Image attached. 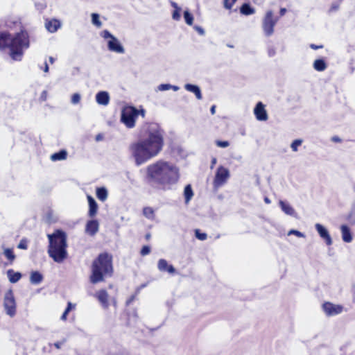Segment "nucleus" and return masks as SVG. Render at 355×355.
<instances>
[{"mask_svg":"<svg viewBox=\"0 0 355 355\" xmlns=\"http://www.w3.org/2000/svg\"><path fill=\"white\" fill-rule=\"evenodd\" d=\"M140 138L129 146L137 166H141L157 157L164 146V131L158 123H150L141 128Z\"/></svg>","mask_w":355,"mask_h":355,"instance_id":"1","label":"nucleus"},{"mask_svg":"<svg viewBox=\"0 0 355 355\" xmlns=\"http://www.w3.org/2000/svg\"><path fill=\"white\" fill-rule=\"evenodd\" d=\"M179 179V168L171 162L159 159L146 168L147 182L162 190L172 189Z\"/></svg>","mask_w":355,"mask_h":355,"instance_id":"2","label":"nucleus"},{"mask_svg":"<svg viewBox=\"0 0 355 355\" xmlns=\"http://www.w3.org/2000/svg\"><path fill=\"white\" fill-rule=\"evenodd\" d=\"M29 46V35L26 31H21L12 37L8 31L1 32L0 50L9 48L10 56L14 60H21L24 50L28 49Z\"/></svg>","mask_w":355,"mask_h":355,"instance_id":"3","label":"nucleus"},{"mask_svg":"<svg viewBox=\"0 0 355 355\" xmlns=\"http://www.w3.org/2000/svg\"><path fill=\"white\" fill-rule=\"evenodd\" d=\"M112 274V256L107 252L99 254L92 262L91 283L95 284L103 282L104 277H111Z\"/></svg>","mask_w":355,"mask_h":355,"instance_id":"4","label":"nucleus"},{"mask_svg":"<svg viewBox=\"0 0 355 355\" xmlns=\"http://www.w3.org/2000/svg\"><path fill=\"white\" fill-rule=\"evenodd\" d=\"M49 241L48 254L55 262L62 263L67 257V234L56 230L53 234H48Z\"/></svg>","mask_w":355,"mask_h":355,"instance_id":"5","label":"nucleus"},{"mask_svg":"<svg viewBox=\"0 0 355 355\" xmlns=\"http://www.w3.org/2000/svg\"><path fill=\"white\" fill-rule=\"evenodd\" d=\"M139 114V110L132 106L125 107L121 112V121L128 128L135 126V121Z\"/></svg>","mask_w":355,"mask_h":355,"instance_id":"6","label":"nucleus"},{"mask_svg":"<svg viewBox=\"0 0 355 355\" xmlns=\"http://www.w3.org/2000/svg\"><path fill=\"white\" fill-rule=\"evenodd\" d=\"M101 35L104 39H109L107 41V49L112 52L117 53H124L125 49L119 40L114 36L109 31L104 30L101 32Z\"/></svg>","mask_w":355,"mask_h":355,"instance_id":"7","label":"nucleus"},{"mask_svg":"<svg viewBox=\"0 0 355 355\" xmlns=\"http://www.w3.org/2000/svg\"><path fill=\"white\" fill-rule=\"evenodd\" d=\"M278 20V18H273V12L272 10H268L262 23V28L265 35L268 37L272 35L274 33V27Z\"/></svg>","mask_w":355,"mask_h":355,"instance_id":"8","label":"nucleus"},{"mask_svg":"<svg viewBox=\"0 0 355 355\" xmlns=\"http://www.w3.org/2000/svg\"><path fill=\"white\" fill-rule=\"evenodd\" d=\"M3 306L6 313L10 317H13L16 313V302L13 292L11 289L8 290L4 296Z\"/></svg>","mask_w":355,"mask_h":355,"instance_id":"9","label":"nucleus"},{"mask_svg":"<svg viewBox=\"0 0 355 355\" xmlns=\"http://www.w3.org/2000/svg\"><path fill=\"white\" fill-rule=\"evenodd\" d=\"M230 178V171L223 166H220L216 172L214 187L218 188L223 185Z\"/></svg>","mask_w":355,"mask_h":355,"instance_id":"10","label":"nucleus"},{"mask_svg":"<svg viewBox=\"0 0 355 355\" xmlns=\"http://www.w3.org/2000/svg\"><path fill=\"white\" fill-rule=\"evenodd\" d=\"M322 310L328 316L336 315L343 312V306L327 302L322 304Z\"/></svg>","mask_w":355,"mask_h":355,"instance_id":"11","label":"nucleus"},{"mask_svg":"<svg viewBox=\"0 0 355 355\" xmlns=\"http://www.w3.org/2000/svg\"><path fill=\"white\" fill-rule=\"evenodd\" d=\"M315 227L320 236L325 241L326 244L331 245L333 243L332 239L326 227L320 223H316Z\"/></svg>","mask_w":355,"mask_h":355,"instance_id":"12","label":"nucleus"},{"mask_svg":"<svg viewBox=\"0 0 355 355\" xmlns=\"http://www.w3.org/2000/svg\"><path fill=\"white\" fill-rule=\"evenodd\" d=\"M254 113L256 116V119L258 121H266L268 119V114L264 107V105L261 102H259L254 109Z\"/></svg>","mask_w":355,"mask_h":355,"instance_id":"13","label":"nucleus"},{"mask_svg":"<svg viewBox=\"0 0 355 355\" xmlns=\"http://www.w3.org/2000/svg\"><path fill=\"white\" fill-rule=\"evenodd\" d=\"M99 229V223L97 220H88L85 225V232L90 236L95 235Z\"/></svg>","mask_w":355,"mask_h":355,"instance_id":"14","label":"nucleus"},{"mask_svg":"<svg viewBox=\"0 0 355 355\" xmlns=\"http://www.w3.org/2000/svg\"><path fill=\"white\" fill-rule=\"evenodd\" d=\"M157 268L161 272H168L170 274H173L175 272V268L172 265H169L164 259H160L158 261Z\"/></svg>","mask_w":355,"mask_h":355,"instance_id":"15","label":"nucleus"},{"mask_svg":"<svg viewBox=\"0 0 355 355\" xmlns=\"http://www.w3.org/2000/svg\"><path fill=\"white\" fill-rule=\"evenodd\" d=\"M279 205L282 211H284L286 215L297 218V213L290 204L283 200H279Z\"/></svg>","mask_w":355,"mask_h":355,"instance_id":"16","label":"nucleus"},{"mask_svg":"<svg viewBox=\"0 0 355 355\" xmlns=\"http://www.w3.org/2000/svg\"><path fill=\"white\" fill-rule=\"evenodd\" d=\"M87 200L89 204L88 216L90 218H93L97 213L98 204L93 197L87 196Z\"/></svg>","mask_w":355,"mask_h":355,"instance_id":"17","label":"nucleus"},{"mask_svg":"<svg viewBox=\"0 0 355 355\" xmlns=\"http://www.w3.org/2000/svg\"><path fill=\"white\" fill-rule=\"evenodd\" d=\"M342 239L345 243H350L353 240V236L349 227L346 225L340 226Z\"/></svg>","mask_w":355,"mask_h":355,"instance_id":"18","label":"nucleus"},{"mask_svg":"<svg viewBox=\"0 0 355 355\" xmlns=\"http://www.w3.org/2000/svg\"><path fill=\"white\" fill-rule=\"evenodd\" d=\"M96 101L99 105H107L110 101L108 92L105 91L98 92L96 95Z\"/></svg>","mask_w":355,"mask_h":355,"instance_id":"19","label":"nucleus"},{"mask_svg":"<svg viewBox=\"0 0 355 355\" xmlns=\"http://www.w3.org/2000/svg\"><path fill=\"white\" fill-rule=\"evenodd\" d=\"M96 297L104 308L108 307V294L105 290L99 291L96 293Z\"/></svg>","mask_w":355,"mask_h":355,"instance_id":"20","label":"nucleus"},{"mask_svg":"<svg viewBox=\"0 0 355 355\" xmlns=\"http://www.w3.org/2000/svg\"><path fill=\"white\" fill-rule=\"evenodd\" d=\"M184 88L186 90L193 93L197 99L200 100L202 98L201 90L198 85L188 83L184 85Z\"/></svg>","mask_w":355,"mask_h":355,"instance_id":"21","label":"nucleus"},{"mask_svg":"<svg viewBox=\"0 0 355 355\" xmlns=\"http://www.w3.org/2000/svg\"><path fill=\"white\" fill-rule=\"evenodd\" d=\"M7 276L10 283H17L21 278V273L19 272H15L12 269H9L7 271Z\"/></svg>","mask_w":355,"mask_h":355,"instance_id":"22","label":"nucleus"},{"mask_svg":"<svg viewBox=\"0 0 355 355\" xmlns=\"http://www.w3.org/2000/svg\"><path fill=\"white\" fill-rule=\"evenodd\" d=\"M44 277L38 271H32L30 275V282L32 284L37 285L43 281Z\"/></svg>","mask_w":355,"mask_h":355,"instance_id":"23","label":"nucleus"},{"mask_svg":"<svg viewBox=\"0 0 355 355\" xmlns=\"http://www.w3.org/2000/svg\"><path fill=\"white\" fill-rule=\"evenodd\" d=\"M60 26V21L57 19L48 21L45 24L46 28L51 33H55Z\"/></svg>","mask_w":355,"mask_h":355,"instance_id":"24","label":"nucleus"},{"mask_svg":"<svg viewBox=\"0 0 355 355\" xmlns=\"http://www.w3.org/2000/svg\"><path fill=\"white\" fill-rule=\"evenodd\" d=\"M240 12L242 15H250L255 12V10L250 3H244L240 8Z\"/></svg>","mask_w":355,"mask_h":355,"instance_id":"25","label":"nucleus"},{"mask_svg":"<svg viewBox=\"0 0 355 355\" xmlns=\"http://www.w3.org/2000/svg\"><path fill=\"white\" fill-rule=\"evenodd\" d=\"M184 196L185 199V203L188 204L193 196V191L190 184L185 186L184 189Z\"/></svg>","mask_w":355,"mask_h":355,"instance_id":"26","label":"nucleus"},{"mask_svg":"<svg viewBox=\"0 0 355 355\" xmlns=\"http://www.w3.org/2000/svg\"><path fill=\"white\" fill-rule=\"evenodd\" d=\"M67 152L65 150H61L57 153H53L51 156V159L52 161H60L64 160L67 158Z\"/></svg>","mask_w":355,"mask_h":355,"instance_id":"27","label":"nucleus"},{"mask_svg":"<svg viewBox=\"0 0 355 355\" xmlns=\"http://www.w3.org/2000/svg\"><path fill=\"white\" fill-rule=\"evenodd\" d=\"M313 68L318 71H323L327 68V64L323 59H318L313 62Z\"/></svg>","mask_w":355,"mask_h":355,"instance_id":"28","label":"nucleus"},{"mask_svg":"<svg viewBox=\"0 0 355 355\" xmlns=\"http://www.w3.org/2000/svg\"><path fill=\"white\" fill-rule=\"evenodd\" d=\"M96 194L98 199L103 202L107 198V191L105 187L97 188Z\"/></svg>","mask_w":355,"mask_h":355,"instance_id":"29","label":"nucleus"},{"mask_svg":"<svg viewBox=\"0 0 355 355\" xmlns=\"http://www.w3.org/2000/svg\"><path fill=\"white\" fill-rule=\"evenodd\" d=\"M347 220L351 225H355V202L352 205L351 210L347 217Z\"/></svg>","mask_w":355,"mask_h":355,"instance_id":"30","label":"nucleus"},{"mask_svg":"<svg viewBox=\"0 0 355 355\" xmlns=\"http://www.w3.org/2000/svg\"><path fill=\"white\" fill-rule=\"evenodd\" d=\"M143 214L148 219H153L155 217L154 210L152 207H146L143 209Z\"/></svg>","mask_w":355,"mask_h":355,"instance_id":"31","label":"nucleus"},{"mask_svg":"<svg viewBox=\"0 0 355 355\" xmlns=\"http://www.w3.org/2000/svg\"><path fill=\"white\" fill-rule=\"evenodd\" d=\"M184 19L185 20V22L188 25L191 26L193 24V17L192 14L189 10H185L184 12Z\"/></svg>","mask_w":355,"mask_h":355,"instance_id":"32","label":"nucleus"},{"mask_svg":"<svg viewBox=\"0 0 355 355\" xmlns=\"http://www.w3.org/2000/svg\"><path fill=\"white\" fill-rule=\"evenodd\" d=\"M4 255L8 259H9L10 261H14L15 259V255L10 248H6L3 252Z\"/></svg>","mask_w":355,"mask_h":355,"instance_id":"33","label":"nucleus"},{"mask_svg":"<svg viewBox=\"0 0 355 355\" xmlns=\"http://www.w3.org/2000/svg\"><path fill=\"white\" fill-rule=\"evenodd\" d=\"M92 22L94 25L96 26L97 27H101L102 25L101 21L99 19V15L97 13H92Z\"/></svg>","mask_w":355,"mask_h":355,"instance_id":"34","label":"nucleus"},{"mask_svg":"<svg viewBox=\"0 0 355 355\" xmlns=\"http://www.w3.org/2000/svg\"><path fill=\"white\" fill-rule=\"evenodd\" d=\"M72 306H73V304L71 302H68L66 309L64 310V313H62V315L60 317V319L62 320H67V315L69 314V311L71 310Z\"/></svg>","mask_w":355,"mask_h":355,"instance_id":"35","label":"nucleus"},{"mask_svg":"<svg viewBox=\"0 0 355 355\" xmlns=\"http://www.w3.org/2000/svg\"><path fill=\"white\" fill-rule=\"evenodd\" d=\"M195 236L200 241H205L207 237L206 233L201 232L199 230H196Z\"/></svg>","mask_w":355,"mask_h":355,"instance_id":"36","label":"nucleus"},{"mask_svg":"<svg viewBox=\"0 0 355 355\" xmlns=\"http://www.w3.org/2000/svg\"><path fill=\"white\" fill-rule=\"evenodd\" d=\"M302 139L294 140L291 145V147L293 151H294V152L297 151V148H298V146H300L302 144Z\"/></svg>","mask_w":355,"mask_h":355,"instance_id":"37","label":"nucleus"},{"mask_svg":"<svg viewBox=\"0 0 355 355\" xmlns=\"http://www.w3.org/2000/svg\"><path fill=\"white\" fill-rule=\"evenodd\" d=\"M17 248L22 250H26L28 248V241L26 239H22L19 243Z\"/></svg>","mask_w":355,"mask_h":355,"instance_id":"38","label":"nucleus"},{"mask_svg":"<svg viewBox=\"0 0 355 355\" xmlns=\"http://www.w3.org/2000/svg\"><path fill=\"white\" fill-rule=\"evenodd\" d=\"M295 235L297 237H300V238H304L305 237V235L304 234H303L302 232L298 231V230H291L288 232V235Z\"/></svg>","mask_w":355,"mask_h":355,"instance_id":"39","label":"nucleus"},{"mask_svg":"<svg viewBox=\"0 0 355 355\" xmlns=\"http://www.w3.org/2000/svg\"><path fill=\"white\" fill-rule=\"evenodd\" d=\"M80 101V95L78 93H75L71 96V102L72 104H78Z\"/></svg>","mask_w":355,"mask_h":355,"instance_id":"40","label":"nucleus"},{"mask_svg":"<svg viewBox=\"0 0 355 355\" xmlns=\"http://www.w3.org/2000/svg\"><path fill=\"white\" fill-rule=\"evenodd\" d=\"M236 0H224V7L226 9H231Z\"/></svg>","mask_w":355,"mask_h":355,"instance_id":"41","label":"nucleus"},{"mask_svg":"<svg viewBox=\"0 0 355 355\" xmlns=\"http://www.w3.org/2000/svg\"><path fill=\"white\" fill-rule=\"evenodd\" d=\"M216 144L218 147L220 148H227L230 146V143L227 141H216Z\"/></svg>","mask_w":355,"mask_h":355,"instance_id":"42","label":"nucleus"},{"mask_svg":"<svg viewBox=\"0 0 355 355\" xmlns=\"http://www.w3.org/2000/svg\"><path fill=\"white\" fill-rule=\"evenodd\" d=\"M150 252V248L148 245H144L142 247L140 254L141 256H146Z\"/></svg>","mask_w":355,"mask_h":355,"instance_id":"43","label":"nucleus"},{"mask_svg":"<svg viewBox=\"0 0 355 355\" xmlns=\"http://www.w3.org/2000/svg\"><path fill=\"white\" fill-rule=\"evenodd\" d=\"M181 9L175 10L173 12L172 17L174 20L178 21L180 19V12Z\"/></svg>","mask_w":355,"mask_h":355,"instance_id":"44","label":"nucleus"},{"mask_svg":"<svg viewBox=\"0 0 355 355\" xmlns=\"http://www.w3.org/2000/svg\"><path fill=\"white\" fill-rule=\"evenodd\" d=\"M171 87V84H161L158 86V89L159 91H166L170 89Z\"/></svg>","mask_w":355,"mask_h":355,"instance_id":"45","label":"nucleus"},{"mask_svg":"<svg viewBox=\"0 0 355 355\" xmlns=\"http://www.w3.org/2000/svg\"><path fill=\"white\" fill-rule=\"evenodd\" d=\"M194 29L198 33V34H200V35H204L205 32V30L200 27V26H194Z\"/></svg>","mask_w":355,"mask_h":355,"instance_id":"46","label":"nucleus"},{"mask_svg":"<svg viewBox=\"0 0 355 355\" xmlns=\"http://www.w3.org/2000/svg\"><path fill=\"white\" fill-rule=\"evenodd\" d=\"M276 51L274 47L270 46L268 49V54L270 57H272L275 55Z\"/></svg>","mask_w":355,"mask_h":355,"instance_id":"47","label":"nucleus"},{"mask_svg":"<svg viewBox=\"0 0 355 355\" xmlns=\"http://www.w3.org/2000/svg\"><path fill=\"white\" fill-rule=\"evenodd\" d=\"M46 98H47V92L43 91L40 96V100L42 101H45L46 100Z\"/></svg>","mask_w":355,"mask_h":355,"instance_id":"48","label":"nucleus"},{"mask_svg":"<svg viewBox=\"0 0 355 355\" xmlns=\"http://www.w3.org/2000/svg\"><path fill=\"white\" fill-rule=\"evenodd\" d=\"M331 141L334 142H341V139L338 136H334L331 137Z\"/></svg>","mask_w":355,"mask_h":355,"instance_id":"49","label":"nucleus"},{"mask_svg":"<svg viewBox=\"0 0 355 355\" xmlns=\"http://www.w3.org/2000/svg\"><path fill=\"white\" fill-rule=\"evenodd\" d=\"M171 6H172L173 8H175V10L181 9V8L178 6V3H175V1H171Z\"/></svg>","mask_w":355,"mask_h":355,"instance_id":"50","label":"nucleus"},{"mask_svg":"<svg viewBox=\"0 0 355 355\" xmlns=\"http://www.w3.org/2000/svg\"><path fill=\"white\" fill-rule=\"evenodd\" d=\"M135 299V295L131 296L126 302V304L129 305Z\"/></svg>","mask_w":355,"mask_h":355,"instance_id":"51","label":"nucleus"},{"mask_svg":"<svg viewBox=\"0 0 355 355\" xmlns=\"http://www.w3.org/2000/svg\"><path fill=\"white\" fill-rule=\"evenodd\" d=\"M216 162H217L216 158V157L212 158L211 162V168H213V167L216 164Z\"/></svg>","mask_w":355,"mask_h":355,"instance_id":"52","label":"nucleus"},{"mask_svg":"<svg viewBox=\"0 0 355 355\" xmlns=\"http://www.w3.org/2000/svg\"><path fill=\"white\" fill-rule=\"evenodd\" d=\"M311 46V49H321V48H322V45H320V46H318V45H315V44H311V46Z\"/></svg>","mask_w":355,"mask_h":355,"instance_id":"53","label":"nucleus"},{"mask_svg":"<svg viewBox=\"0 0 355 355\" xmlns=\"http://www.w3.org/2000/svg\"><path fill=\"white\" fill-rule=\"evenodd\" d=\"M103 137L101 134H98L96 136V141H101L103 139Z\"/></svg>","mask_w":355,"mask_h":355,"instance_id":"54","label":"nucleus"},{"mask_svg":"<svg viewBox=\"0 0 355 355\" xmlns=\"http://www.w3.org/2000/svg\"><path fill=\"white\" fill-rule=\"evenodd\" d=\"M286 12V9L284 8H282L279 10V14L281 16L284 15Z\"/></svg>","mask_w":355,"mask_h":355,"instance_id":"55","label":"nucleus"},{"mask_svg":"<svg viewBox=\"0 0 355 355\" xmlns=\"http://www.w3.org/2000/svg\"><path fill=\"white\" fill-rule=\"evenodd\" d=\"M62 344V343H60V342H56V343H54V346H55L57 349H60Z\"/></svg>","mask_w":355,"mask_h":355,"instance_id":"56","label":"nucleus"},{"mask_svg":"<svg viewBox=\"0 0 355 355\" xmlns=\"http://www.w3.org/2000/svg\"><path fill=\"white\" fill-rule=\"evenodd\" d=\"M210 112L211 114H214L216 113V105H212L210 108Z\"/></svg>","mask_w":355,"mask_h":355,"instance_id":"57","label":"nucleus"},{"mask_svg":"<svg viewBox=\"0 0 355 355\" xmlns=\"http://www.w3.org/2000/svg\"><path fill=\"white\" fill-rule=\"evenodd\" d=\"M49 70V65L47 64L46 62H44V72H48Z\"/></svg>","mask_w":355,"mask_h":355,"instance_id":"58","label":"nucleus"},{"mask_svg":"<svg viewBox=\"0 0 355 355\" xmlns=\"http://www.w3.org/2000/svg\"><path fill=\"white\" fill-rule=\"evenodd\" d=\"M171 89H172L173 90H174V91H175V92H176V91H178V90H179L180 87H178V86L172 85H171Z\"/></svg>","mask_w":355,"mask_h":355,"instance_id":"59","label":"nucleus"},{"mask_svg":"<svg viewBox=\"0 0 355 355\" xmlns=\"http://www.w3.org/2000/svg\"><path fill=\"white\" fill-rule=\"evenodd\" d=\"M264 202L266 203V204H270V200L268 198V197H266L264 198Z\"/></svg>","mask_w":355,"mask_h":355,"instance_id":"60","label":"nucleus"},{"mask_svg":"<svg viewBox=\"0 0 355 355\" xmlns=\"http://www.w3.org/2000/svg\"><path fill=\"white\" fill-rule=\"evenodd\" d=\"M139 114L143 116L144 117L145 116V111L144 110H139Z\"/></svg>","mask_w":355,"mask_h":355,"instance_id":"61","label":"nucleus"},{"mask_svg":"<svg viewBox=\"0 0 355 355\" xmlns=\"http://www.w3.org/2000/svg\"><path fill=\"white\" fill-rule=\"evenodd\" d=\"M49 61L51 64H53L55 61V59L53 57H49Z\"/></svg>","mask_w":355,"mask_h":355,"instance_id":"62","label":"nucleus"},{"mask_svg":"<svg viewBox=\"0 0 355 355\" xmlns=\"http://www.w3.org/2000/svg\"><path fill=\"white\" fill-rule=\"evenodd\" d=\"M150 238V234L149 233H148V234H146V239L147 240H148Z\"/></svg>","mask_w":355,"mask_h":355,"instance_id":"63","label":"nucleus"},{"mask_svg":"<svg viewBox=\"0 0 355 355\" xmlns=\"http://www.w3.org/2000/svg\"><path fill=\"white\" fill-rule=\"evenodd\" d=\"M352 189H353L354 192L355 193V184H354V186H353V188H352Z\"/></svg>","mask_w":355,"mask_h":355,"instance_id":"64","label":"nucleus"}]
</instances>
